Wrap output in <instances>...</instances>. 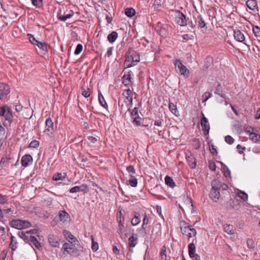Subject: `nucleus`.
I'll list each match as a JSON object with an SVG mask.
<instances>
[{
	"label": "nucleus",
	"instance_id": "obj_1",
	"mask_svg": "<svg viewBox=\"0 0 260 260\" xmlns=\"http://www.w3.org/2000/svg\"><path fill=\"white\" fill-rule=\"evenodd\" d=\"M139 61V55L135 50L130 49L127 53L124 66L129 68L137 64Z\"/></svg>",
	"mask_w": 260,
	"mask_h": 260
},
{
	"label": "nucleus",
	"instance_id": "obj_2",
	"mask_svg": "<svg viewBox=\"0 0 260 260\" xmlns=\"http://www.w3.org/2000/svg\"><path fill=\"white\" fill-rule=\"evenodd\" d=\"M74 244L71 243H64L62 245V250L63 254H69L74 256L79 255V252L75 246Z\"/></svg>",
	"mask_w": 260,
	"mask_h": 260
},
{
	"label": "nucleus",
	"instance_id": "obj_3",
	"mask_svg": "<svg viewBox=\"0 0 260 260\" xmlns=\"http://www.w3.org/2000/svg\"><path fill=\"white\" fill-rule=\"evenodd\" d=\"M245 132L249 135V139L254 143H260V127H252L246 129Z\"/></svg>",
	"mask_w": 260,
	"mask_h": 260
},
{
	"label": "nucleus",
	"instance_id": "obj_4",
	"mask_svg": "<svg viewBox=\"0 0 260 260\" xmlns=\"http://www.w3.org/2000/svg\"><path fill=\"white\" fill-rule=\"evenodd\" d=\"M181 230L182 233L184 235L186 236L189 239L196 237L197 234L196 230L184 222H182L181 224Z\"/></svg>",
	"mask_w": 260,
	"mask_h": 260
},
{
	"label": "nucleus",
	"instance_id": "obj_5",
	"mask_svg": "<svg viewBox=\"0 0 260 260\" xmlns=\"http://www.w3.org/2000/svg\"><path fill=\"white\" fill-rule=\"evenodd\" d=\"M10 224L12 228L19 230L28 228L31 225L28 221L20 219H13L10 222Z\"/></svg>",
	"mask_w": 260,
	"mask_h": 260
},
{
	"label": "nucleus",
	"instance_id": "obj_6",
	"mask_svg": "<svg viewBox=\"0 0 260 260\" xmlns=\"http://www.w3.org/2000/svg\"><path fill=\"white\" fill-rule=\"evenodd\" d=\"M175 66L176 71L181 75L187 77L189 75V71L182 64L180 60H176L175 62Z\"/></svg>",
	"mask_w": 260,
	"mask_h": 260
},
{
	"label": "nucleus",
	"instance_id": "obj_7",
	"mask_svg": "<svg viewBox=\"0 0 260 260\" xmlns=\"http://www.w3.org/2000/svg\"><path fill=\"white\" fill-rule=\"evenodd\" d=\"M179 207L184 211H191L193 207L192 200L187 197H184L183 201L179 204Z\"/></svg>",
	"mask_w": 260,
	"mask_h": 260
},
{
	"label": "nucleus",
	"instance_id": "obj_8",
	"mask_svg": "<svg viewBox=\"0 0 260 260\" xmlns=\"http://www.w3.org/2000/svg\"><path fill=\"white\" fill-rule=\"evenodd\" d=\"M55 131L54 123L51 118H48L45 121V129L44 132L49 137H51Z\"/></svg>",
	"mask_w": 260,
	"mask_h": 260
},
{
	"label": "nucleus",
	"instance_id": "obj_9",
	"mask_svg": "<svg viewBox=\"0 0 260 260\" xmlns=\"http://www.w3.org/2000/svg\"><path fill=\"white\" fill-rule=\"evenodd\" d=\"M0 115L4 116L7 120H11L13 117L10 109L6 106L0 108Z\"/></svg>",
	"mask_w": 260,
	"mask_h": 260
},
{
	"label": "nucleus",
	"instance_id": "obj_10",
	"mask_svg": "<svg viewBox=\"0 0 260 260\" xmlns=\"http://www.w3.org/2000/svg\"><path fill=\"white\" fill-rule=\"evenodd\" d=\"M10 87L7 84L0 83V100H4L10 93Z\"/></svg>",
	"mask_w": 260,
	"mask_h": 260
},
{
	"label": "nucleus",
	"instance_id": "obj_11",
	"mask_svg": "<svg viewBox=\"0 0 260 260\" xmlns=\"http://www.w3.org/2000/svg\"><path fill=\"white\" fill-rule=\"evenodd\" d=\"M132 94V92L129 89L124 90L123 93V95L125 98V104L127 107H130L132 106L133 101Z\"/></svg>",
	"mask_w": 260,
	"mask_h": 260
},
{
	"label": "nucleus",
	"instance_id": "obj_12",
	"mask_svg": "<svg viewBox=\"0 0 260 260\" xmlns=\"http://www.w3.org/2000/svg\"><path fill=\"white\" fill-rule=\"evenodd\" d=\"M48 241L52 247H59V239L58 236L53 234L48 236Z\"/></svg>",
	"mask_w": 260,
	"mask_h": 260
},
{
	"label": "nucleus",
	"instance_id": "obj_13",
	"mask_svg": "<svg viewBox=\"0 0 260 260\" xmlns=\"http://www.w3.org/2000/svg\"><path fill=\"white\" fill-rule=\"evenodd\" d=\"M176 21L180 26H185L186 24V20L185 15L180 12H175Z\"/></svg>",
	"mask_w": 260,
	"mask_h": 260
},
{
	"label": "nucleus",
	"instance_id": "obj_14",
	"mask_svg": "<svg viewBox=\"0 0 260 260\" xmlns=\"http://www.w3.org/2000/svg\"><path fill=\"white\" fill-rule=\"evenodd\" d=\"M203 117L201 119V124L202 130L204 131V134L206 135L209 133L210 126L207 118L205 117L204 114H203Z\"/></svg>",
	"mask_w": 260,
	"mask_h": 260
},
{
	"label": "nucleus",
	"instance_id": "obj_15",
	"mask_svg": "<svg viewBox=\"0 0 260 260\" xmlns=\"http://www.w3.org/2000/svg\"><path fill=\"white\" fill-rule=\"evenodd\" d=\"M63 235L64 236L66 239L68 240L70 243H74L76 244V242H78L76 238L74 237L70 232L64 230L63 231Z\"/></svg>",
	"mask_w": 260,
	"mask_h": 260
},
{
	"label": "nucleus",
	"instance_id": "obj_16",
	"mask_svg": "<svg viewBox=\"0 0 260 260\" xmlns=\"http://www.w3.org/2000/svg\"><path fill=\"white\" fill-rule=\"evenodd\" d=\"M234 36L236 41L246 44L245 42V38L242 32L239 30H235L234 32Z\"/></svg>",
	"mask_w": 260,
	"mask_h": 260
},
{
	"label": "nucleus",
	"instance_id": "obj_17",
	"mask_svg": "<svg viewBox=\"0 0 260 260\" xmlns=\"http://www.w3.org/2000/svg\"><path fill=\"white\" fill-rule=\"evenodd\" d=\"M32 157L29 154H25L22 156L21 159L22 166L26 167L31 164L32 162Z\"/></svg>",
	"mask_w": 260,
	"mask_h": 260
},
{
	"label": "nucleus",
	"instance_id": "obj_18",
	"mask_svg": "<svg viewBox=\"0 0 260 260\" xmlns=\"http://www.w3.org/2000/svg\"><path fill=\"white\" fill-rule=\"evenodd\" d=\"M35 46H37L41 50V53L45 55L48 53V45L44 42L39 41Z\"/></svg>",
	"mask_w": 260,
	"mask_h": 260
},
{
	"label": "nucleus",
	"instance_id": "obj_19",
	"mask_svg": "<svg viewBox=\"0 0 260 260\" xmlns=\"http://www.w3.org/2000/svg\"><path fill=\"white\" fill-rule=\"evenodd\" d=\"M87 188L86 184H82L81 186H76L70 189V192L73 193L81 191H85Z\"/></svg>",
	"mask_w": 260,
	"mask_h": 260
},
{
	"label": "nucleus",
	"instance_id": "obj_20",
	"mask_svg": "<svg viewBox=\"0 0 260 260\" xmlns=\"http://www.w3.org/2000/svg\"><path fill=\"white\" fill-rule=\"evenodd\" d=\"M59 219L60 221L65 222L70 218L69 214L65 210H61L58 212Z\"/></svg>",
	"mask_w": 260,
	"mask_h": 260
},
{
	"label": "nucleus",
	"instance_id": "obj_21",
	"mask_svg": "<svg viewBox=\"0 0 260 260\" xmlns=\"http://www.w3.org/2000/svg\"><path fill=\"white\" fill-rule=\"evenodd\" d=\"M219 190L212 188L210 193V198L214 202H217L220 198Z\"/></svg>",
	"mask_w": 260,
	"mask_h": 260
},
{
	"label": "nucleus",
	"instance_id": "obj_22",
	"mask_svg": "<svg viewBox=\"0 0 260 260\" xmlns=\"http://www.w3.org/2000/svg\"><path fill=\"white\" fill-rule=\"evenodd\" d=\"M247 7L254 12L258 11L257 3L255 0H248L246 2Z\"/></svg>",
	"mask_w": 260,
	"mask_h": 260
},
{
	"label": "nucleus",
	"instance_id": "obj_23",
	"mask_svg": "<svg viewBox=\"0 0 260 260\" xmlns=\"http://www.w3.org/2000/svg\"><path fill=\"white\" fill-rule=\"evenodd\" d=\"M131 74L129 72H125L122 77V83L125 85H129L131 82Z\"/></svg>",
	"mask_w": 260,
	"mask_h": 260
},
{
	"label": "nucleus",
	"instance_id": "obj_24",
	"mask_svg": "<svg viewBox=\"0 0 260 260\" xmlns=\"http://www.w3.org/2000/svg\"><path fill=\"white\" fill-rule=\"evenodd\" d=\"M224 231L228 234H233L235 232V228L233 225L226 224L224 225Z\"/></svg>",
	"mask_w": 260,
	"mask_h": 260
},
{
	"label": "nucleus",
	"instance_id": "obj_25",
	"mask_svg": "<svg viewBox=\"0 0 260 260\" xmlns=\"http://www.w3.org/2000/svg\"><path fill=\"white\" fill-rule=\"evenodd\" d=\"M67 177L66 173L62 174L61 173H55L53 176V180L55 181L63 180Z\"/></svg>",
	"mask_w": 260,
	"mask_h": 260
},
{
	"label": "nucleus",
	"instance_id": "obj_26",
	"mask_svg": "<svg viewBox=\"0 0 260 260\" xmlns=\"http://www.w3.org/2000/svg\"><path fill=\"white\" fill-rule=\"evenodd\" d=\"M123 219L124 218L122 216V210H120L117 213V220L119 224V229L120 231H122L124 228V225L122 223Z\"/></svg>",
	"mask_w": 260,
	"mask_h": 260
},
{
	"label": "nucleus",
	"instance_id": "obj_27",
	"mask_svg": "<svg viewBox=\"0 0 260 260\" xmlns=\"http://www.w3.org/2000/svg\"><path fill=\"white\" fill-rule=\"evenodd\" d=\"M137 243L138 238L136 235H133L128 239V244L131 247H135L137 245Z\"/></svg>",
	"mask_w": 260,
	"mask_h": 260
},
{
	"label": "nucleus",
	"instance_id": "obj_28",
	"mask_svg": "<svg viewBox=\"0 0 260 260\" xmlns=\"http://www.w3.org/2000/svg\"><path fill=\"white\" fill-rule=\"evenodd\" d=\"M17 244V242L16 238L14 236L11 235L10 247L12 251H15L16 249Z\"/></svg>",
	"mask_w": 260,
	"mask_h": 260
},
{
	"label": "nucleus",
	"instance_id": "obj_29",
	"mask_svg": "<svg viewBox=\"0 0 260 260\" xmlns=\"http://www.w3.org/2000/svg\"><path fill=\"white\" fill-rule=\"evenodd\" d=\"M74 12L73 11H71V12L70 14H68L66 15H62L60 14H58V19L61 21H65L68 19L71 18L73 15H74Z\"/></svg>",
	"mask_w": 260,
	"mask_h": 260
},
{
	"label": "nucleus",
	"instance_id": "obj_30",
	"mask_svg": "<svg viewBox=\"0 0 260 260\" xmlns=\"http://www.w3.org/2000/svg\"><path fill=\"white\" fill-rule=\"evenodd\" d=\"M169 109L170 111L176 116H179V112L177 110V107L175 105H174L173 103H170L169 104Z\"/></svg>",
	"mask_w": 260,
	"mask_h": 260
},
{
	"label": "nucleus",
	"instance_id": "obj_31",
	"mask_svg": "<svg viewBox=\"0 0 260 260\" xmlns=\"http://www.w3.org/2000/svg\"><path fill=\"white\" fill-rule=\"evenodd\" d=\"M196 246L193 243H191L188 245V253L190 257H194L195 254Z\"/></svg>",
	"mask_w": 260,
	"mask_h": 260
},
{
	"label": "nucleus",
	"instance_id": "obj_32",
	"mask_svg": "<svg viewBox=\"0 0 260 260\" xmlns=\"http://www.w3.org/2000/svg\"><path fill=\"white\" fill-rule=\"evenodd\" d=\"M141 221V217L139 214L136 213L135 216L131 220L132 224L135 226L138 225Z\"/></svg>",
	"mask_w": 260,
	"mask_h": 260
},
{
	"label": "nucleus",
	"instance_id": "obj_33",
	"mask_svg": "<svg viewBox=\"0 0 260 260\" xmlns=\"http://www.w3.org/2000/svg\"><path fill=\"white\" fill-rule=\"evenodd\" d=\"M29 241L33 244V245L38 249L41 247L40 243L38 241L37 239L34 236H30Z\"/></svg>",
	"mask_w": 260,
	"mask_h": 260
},
{
	"label": "nucleus",
	"instance_id": "obj_34",
	"mask_svg": "<svg viewBox=\"0 0 260 260\" xmlns=\"http://www.w3.org/2000/svg\"><path fill=\"white\" fill-rule=\"evenodd\" d=\"M197 22L199 27L201 28H205V30H206L207 27H206V23L201 16L197 17Z\"/></svg>",
	"mask_w": 260,
	"mask_h": 260
},
{
	"label": "nucleus",
	"instance_id": "obj_35",
	"mask_svg": "<svg viewBox=\"0 0 260 260\" xmlns=\"http://www.w3.org/2000/svg\"><path fill=\"white\" fill-rule=\"evenodd\" d=\"M221 170L222 172H223L225 177H231V172L229 168L225 165H223L222 166Z\"/></svg>",
	"mask_w": 260,
	"mask_h": 260
},
{
	"label": "nucleus",
	"instance_id": "obj_36",
	"mask_svg": "<svg viewBox=\"0 0 260 260\" xmlns=\"http://www.w3.org/2000/svg\"><path fill=\"white\" fill-rule=\"evenodd\" d=\"M99 101L101 106L105 108L107 107L108 105L105 101L104 98L100 92H99Z\"/></svg>",
	"mask_w": 260,
	"mask_h": 260
},
{
	"label": "nucleus",
	"instance_id": "obj_37",
	"mask_svg": "<svg viewBox=\"0 0 260 260\" xmlns=\"http://www.w3.org/2000/svg\"><path fill=\"white\" fill-rule=\"evenodd\" d=\"M212 188L219 190L221 186V182L217 179L214 180L211 183Z\"/></svg>",
	"mask_w": 260,
	"mask_h": 260
},
{
	"label": "nucleus",
	"instance_id": "obj_38",
	"mask_svg": "<svg viewBox=\"0 0 260 260\" xmlns=\"http://www.w3.org/2000/svg\"><path fill=\"white\" fill-rule=\"evenodd\" d=\"M27 37L28 38V39L29 40V42L33 44L34 45H36V44H37V42H39L38 40H37L34 35L30 34H27Z\"/></svg>",
	"mask_w": 260,
	"mask_h": 260
},
{
	"label": "nucleus",
	"instance_id": "obj_39",
	"mask_svg": "<svg viewBox=\"0 0 260 260\" xmlns=\"http://www.w3.org/2000/svg\"><path fill=\"white\" fill-rule=\"evenodd\" d=\"M237 196L243 201H246L248 199L247 194L244 191L238 190Z\"/></svg>",
	"mask_w": 260,
	"mask_h": 260
},
{
	"label": "nucleus",
	"instance_id": "obj_40",
	"mask_svg": "<svg viewBox=\"0 0 260 260\" xmlns=\"http://www.w3.org/2000/svg\"><path fill=\"white\" fill-rule=\"evenodd\" d=\"M128 183L131 186L136 187L138 184L137 179L134 176H132L128 180Z\"/></svg>",
	"mask_w": 260,
	"mask_h": 260
},
{
	"label": "nucleus",
	"instance_id": "obj_41",
	"mask_svg": "<svg viewBox=\"0 0 260 260\" xmlns=\"http://www.w3.org/2000/svg\"><path fill=\"white\" fill-rule=\"evenodd\" d=\"M165 182L166 184L170 187H172L174 186V183L173 179L168 176H167L165 178Z\"/></svg>",
	"mask_w": 260,
	"mask_h": 260
},
{
	"label": "nucleus",
	"instance_id": "obj_42",
	"mask_svg": "<svg viewBox=\"0 0 260 260\" xmlns=\"http://www.w3.org/2000/svg\"><path fill=\"white\" fill-rule=\"evenodd\" d=\"M8 197L6 195H3L0 193V204L4 205L7 203Z\"/></svg>",
	"mask_w": 260,
	"mask_h": 260
},
{
	"label": "nucleus",
	"instance_id": "obj_43",
	"mask_svg": "<svg viewBox=\"0 0 260 260\" xmlns=\"http://www.w3.org/2000/svg\"><path fill=\"white\" fill-rule=\"evenodd\" d=\"M125 14L129 17H133L135 14V10L133 8H127L125 10Z\"/></svg>",
	"mask_w": 260,
	"mask_h": 260
},
{
	"label": "nucleus",
	"instance_id": "obj_44",
	"mask_svg": "<svg viewBox=\"0 0 260 260\" xmlns=\"http://www.w3.org/2000/svg\"><path fill=\"white\" fill-rule=\"evenodd\" d=\"M31 3L36 8H40L43 6V0H31Z\"/></svg>",
	"mask_w": 260,
	"mask_h": 260
},
{
	"label": "nucleus",
	"instance_id": "obj_45",
	"mask_svg": "<svg viewBox=\"0 0 260 260\" xmlns=\"http://www.w3.org/2000/svg\"><path fill=\"white\" fill-rule=\"evenodd\" d=\"M160 255L162 259H167L166 247L165 246H162L161 248Z\"/></svg>",
	"mask_w": 260,
	"mask_h": 260
},
{
	"label": "nucleus",
	"instance_id": "obj_46",
	"mask_svg": "<svg viewBox=\"0 0 260 260\" xmlns=\"http://www.w3.org/2000/svg\"><path fill=\"white\" fill-rule=\"evenodd\" d=\"M83 49V46L81 44H79L77 45L75 50L74 51V54L76 55L79 54Z\"/></svg>",
	"mask_w": 260,
	"mask_h": 260
},
{
	"label": "nucleus",
	"instance_id": "obj_47",
	"mask_svg": "<svg viewBox=\"0 0 260 260\" xmlns=\"http://www.w3.org/2000/svg\"><path fill=\"white\" fill-rule=\"evenodd\" d=\"M253 32L256 37H260V28L258 26L253 27Z\"/></svg>",
	"mask_w": 260,
	"mask_h": 260
},
{
	"label": "nucleus",
	"instance_id": "obj_48",
	"mask_svg": "<svg viewBox=\"0 0 260 260\" xmlns=\"http://www.w3.org/2000/svg\"><path fill=\"white\" fill-rule=\"evenodd\" d=\"M160 5L161 3L159 0L155 1L152 6V8L154 10H157L160 7Z\"/></svg>",
	"mask_w": 260,
	"mask_h": 260
},
{
	"label": "nucleus",
	"instance_id": "obj_49",
	"mask_svg": "<svg viewBox=\"0 0 260 260\" xmlns=\"http://www.w3.org/2000/svg\"><path fill=\"white\" fill-rule=\"evenodd\" d=\"M234 139L230 135H228L225 137V141L229 144H232L234 142Z\"/></svg>",
	"mask_w": 260,
	"mask_h": 260
},
{
	"label": "nucleus",
	"instance_id": "obj_50",
	"mask_svg": "<svg viewBox=\"0 0 260 260\" xmlns=\"http://www.w3.org/2000/svg\"><path fill=\"white\" fill-rule=\"evenodd\" d=\"M10 158L8 157H2L0 160V167H3L6 163H7Z\"/></svg>",
	"mask_w": 260,
	"mask_h": 260
},
{
	"label": "nucleus",
	"instance_id": "obj_51",
	"mask_svg": "<svg viewBox=\"0 0 260 260\" xmlns=\"http://www.w3.org/2000/svg\"><path fill=\"white\" fill-rule=\"evenodd\" d=\"M39 146V142L37 140L32 141L29 145V147L30 148H37Z\"/></svg>",
	"mask_w": 260,
	"mask_h": 260
},
{
	"label": "nucleus",
	"instance_id": "obj_52",
	"mask_svg": "<svg viewBox=\"0 0 260 260\" xmlns=\"http://www.w3.org/2000/svg\"><path fill=\"white\" fill-rule=\"evenodd\" d=\"M212 94L209 92H206L203 95V100L204 102L207 101L210 98H211Z\"/></svg>",
	"mask_w": 260,
	"mask_h": 260
},
{
	"label": "nucleus",
	"instance_id": "obj_53",
	"mask_svg": "<svg viewBox=\"0 0 260 260\" xmlns=\"http://www.w3.org/2000/svg\"><path fill=\"white\" fill-rule=\"evenodd\" d=\"M82 94L85 98H88L90 95L89 89L88 88H87L86 89H84L82 92Z\"/></svg>",
	"mask_w": 260,
	"mask_h": 260
},
{
	"label": "nucleus",
	"instance_id": "obj_54",
	"mask_svg": "<svg viewBox=\"0 0 260 260\" xmlns=\"http://www.w3.org/2000/svg\"><path fill=\"white\" fill-rule=\"evenodd\" d=\"M2 210H3V212H4L6 213H13V212L14 211V208L13 207H11L8 208H5L3 209H2Z\"/></svg>",
	"mask_w": 260,
	"mask_h": 260
},
{
	"label": "nucleus",
	"instance_id": "obj_55",
	"mask_svg": "<svg viewBox=\"0 0 260 260\" xmlns=\"http://www.w3.org/2000/svg\"><path fill=\"white\" fill-rule=\"evenodd\" d=\"M133 119V122L136 125H139L141 123V118L139 116H136L132 117Z\"/></svg>",
	"mask_w": 260,
	"mask_h": 260
},
{
	"label": "nucleus",
	"instance_id": "obj_56",
	"mask_svg": "<svg viewBox=\"0 0 260 260\" xmlns=\"http://www.w3.org/2000/svg\"><path fill=\"white\" fill-rule=\"evenodd\" d=\"M91 248L92 250L94 251H96L99 248L98 244L96 242H94L93 239H92Z\"/></svg>",
	"mask_w": 260,
	"mask_h": 260
},
{
	"label": "nucleus",
	"instance_id": "obj_57",
	"mask_svg": "<svg viewBox=\"0 0 260 260\" xmlns=\"http://www.w3.org/2000/svg\"><path fill=\"white\" fill-rule=\"evenodd\" d=\"M108 40L110 43L114 42V31H112L108 36Z\"/></svg>",
	"mask_w": 260,
	"mask_h": 260
},
{
	"label": "nucleus",
	"instance_id": "obj_58",
	"mask_svg": "<svg viewBox=\"0 0 260 260\" xmlns=\"http://www.w3.org/2000/svg\"><path fill=\"white\" fill-rule=\"evenodd\" d=\"M127 170L129 173H130V175L132 176L133 174H135V170L133 166H130L127 168Z\"/></svg>",
	"mask_w": 260,
	"mask_h": 260
},
{
	"label": "nucleus",
	"instance_id": "obj_59",
	"mask_svg": "<svg viewBox=\"0 0 260 260\" xmlns=\"http://www.w3.org/2000/svg\"><path fill=\"white\" fill-rule=\"evenodd\" d=\"M209 166L210 169L213 171H215L216 170V165L214 162L213 161H209Z\"/></svg>",
	"mask_w": 260,
	"mask_h": 260
},
{
	"label": "nucleus",
	"instance_id": "obj_60",
	"mask_svg": "<svg viewBox=\"0 0 260 260\" xmlns=\"http://www.w3.org/2000/svg\"><path fill=\"white\" fill-rule=\"evenodd\" d=\"M132 117L139 116H138V109L136 108H135L134 109L131 113Z\"/></svg>",
	"mask_w": 260,
	"mask_h": 260
},
{
	"label": "nucleus",
	"instance_id": "obj_61",
	"mask_svg": "<svg viewBox=\"0 0 260 260\" xmlns=\"http://www.w3.org/2000/svg\"><path fill=\"white\" fill-rule=\"evenodd\" d=\"M6 130L5 127L2 125L0 122V136H4L5 134Z\"/></svg>",
	"mask_w": 260,
	"mask_h": 260
},
{
	"label": "nucleus",
	"instance_id": "obj_62",
	"mask_svg": "<svg viewBox=\"0 0 260 260\" xmlns=\"http://www.w3.org/2000/svg\"><path fill=\"white\" fill-rule=\"evenodd\" d=\"M88 139L89 140V141L90 142H91L92 143H95V142H96L98 141V139L96 138L92 137V136L88 137Z\"/></svg>",
	"mask_w": 260,
	"mask_h": 260
},
{
	"label": "nucleus",
	"instance_id": "obj_63",
	"mask_svg": "<svg viewBox=\"0 0 260 260\" xmlns=\"http://www.w3.org/2000/svg\"><path fill=\"white\" fill-rule=\"evenodd\" d=\"M167 34H168L167 31L165 28H164L160 30V35L161 36L165 37L167 36Z\"/></svg>",
	"mask_w": 260,
	"mask_h": 260
},
{
	"label": "nucleus",
	"instance_id": "obj_64",
	"mask_svg": "<svg viewBox=\"0 0 260 260\" xmlns=\"http://www.w3.org/2000/svg\"><path fill=\"white\" fill-rule=\"evenodd\" d=\"M162 120L160 119H158L156 120L154 122V125L157 126H161L162 124Z\"/></svg>",
	"mask_w": 260,
	"mask_h": 260
}]
</instances>
